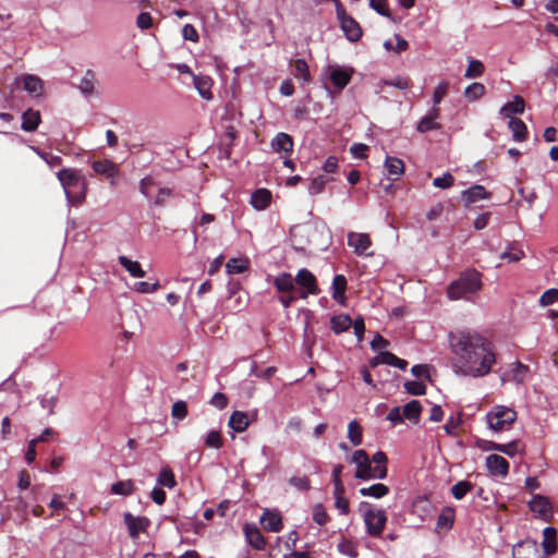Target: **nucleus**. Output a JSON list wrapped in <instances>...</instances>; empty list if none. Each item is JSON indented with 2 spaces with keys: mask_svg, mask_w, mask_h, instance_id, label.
Returning <instances> with one entry per match:
<instances>
[{
  "mask_svg": "<svg viewBox=\"0 0 558 558\" xmlns=\"http://www.w3.org/2000/svg\"><path fill=\"white\" fill-rule=\"evenodd\" d=\"M449 342L463 375L483 377L492 371L496 354L490 341L477 332L459 330L449 333Z\"/></svg>",
  "mask_w": 558,
  "mask_h": 558,
  "instance_id": "1",
  "label": "nucleus"
},
{
  "mask_svg": "<svg viewBox=\"0 0 558 558\" xmlns=\"http://www.w3.org/2000/svg\"><path fill=\"white\" fill-rule=\"evenodd\" d=\"M57 177L64 189L68 201L78 206L86 197L87 183L76 169L64 168L58 171Z\"/></svg>",
  "mask_w": 558,
  "mask_h": 558,
  "instance_id": "2",
  "label": "nucleus"
},
{
  "mask_svg": "<svg viewBox=\"0 0 558 558\" xmlns=\"http://www.w3.org/2000/svg\"><path fill=\"white\" fill-rule=\"evenodd\" d=\"M481 288V274L472 269L461 274L457 280L451 282L447 288V294L450 300L466 299L469 294L477 292Z\"/></svg>",
  "mask_w": 558,
  "mask_h": 558,
  "instance_id": "3",
  "label": "nucleus"
},
{
  "mask_svg": "<svg viewBox=\"0 0 558 558\" xmlns=\"http://www.w3.org/2000/svg\"><path fill=\"white\" fill-rule=\"evenodd\" d=\"M489 427L496 432L504 430L514 423L517 420V412L504 405H496L486 415Z\"/></svg>",
  "mask_w": 558,
  "mask_h": 558,
  "instance_id": "4",
  "label": "nucleus"
},
{
  "mask_svg": "<svg viewBox=\"0 0 558 558\" xmlns=\"http://www.w3.org/2000/svg\"><path fill=\"white\" fill-rule=\"evenodd\" d=\"M362 505L368 507L363 515L366 533L373 537L380 536L387 523L386 511L384 509H374L368 504L363 502Z\"/></svg>",
  "mask_w": 558,
  "mask_h": 558,
  "instance_id": "5",
  "label": "nucleus"
},
{
  "mask_svg": "<svg viewBox=\"0 0 558 558\" xmlns=\"http://www.w3.org/2000/svg\"><path fill=\"white\" fill-rule=\"evenodd\" d=\"M295 286L299 287V296L306 299L310 294L317 295L320 289L315 275L307 268H302L295 276Z\"/></svg>",
  "mask_w": 558,
  "mask_h": 558,
  "instance_id": "6",
  "label": "nucleus"
},
{
  "mask_svg": "<svg viewBox=\"0 0 558 558\" xmlns=\"http://www.w3.org/2000/svg\"><path fill=\"white\" fill-rule=\"evenodd\" d=\"M337 16L348 40L352 43L360 40L363 34L360 24L351 15L347 14L345 9L340 2L337 3Z\"/></svg>",
  "mask_w": 558,
  "mask_h": 558,
  "instance_id": "7",
  "label": "nucleus"
},
{
  "mask_svg": "<svg viewBox=\"0 0 558 558\" xmlns=\"http://www.w3.org/2000/svg\"><path fill=\"white\" fill-rule=\"evenodd\" d=\"M351 462L356 464L355 477L367 481L371 475V458L363 449L355 450L351 457Z\"/></svg>",
  "mask_w": 558,
  "mask_h": 558,
  "instance_id": "8",
  "label": "nucleus"
},
{
  "mask_svg": "<svg viewBox=\"0 0 558 558\" xmlns=\"http://www.w3.org/2000/svg\"><path fill=\"white\" fill-rule=\"evenodd\" d=\"M124 524L128 527L129 535L132 538L138 537L140 533H145L150 525V521L146 517H134L132 513L126 512L123 517Z\"/></svg>",
  "mask_w": 558,
  "mask_h": 558,
  "instance_id": "9",
  "label": "nucleus"
},
{
  "mask_svg": "<svg viewBox=\"0 0 558 558\" xmlns=\"http://www.w3.org/2000/svg\"><path fill=\"white\" fill-rule=\"evenodd\" d=\"M388 458L384 451H377L371 459V478L384 480L388 474Z\"/></svg>",
  "mask_w": 558,
  "mask_h": 558,
  "instance_id": "10",
  "label": "nucleus"
},
{
  "mask_svg": "<svg viewBox=\"0 0 558 558\" xmlns=\"http://www.w3.org/2000/svg\"><path fill=\"white\" fill-rule=\"evenodd\" d=\"M486 468L494 476H507L509 473V462L499 454H489L486 458Z\"/></svg>",
  "mask_w": 558,
  "mask_h": 558,
  "instance_id": "11",
  "label": "nucleus"
},
{
  "mask_svg": "<svg viewBox=\"0 0 558 558\" xmlns=\"http://www.w3.org/2000/svg\"><path fill=\"white\" fill-rule=\"evenodd\" d=\"M372 367H376L379 364H387L390 366L398 367L404 371L408 366V362L403 359L398 357L396 354L389 351H381L371 362Z\"/></svg>",
  "mask_w": 558,
  "mask_h": 558,
  "instance_id": "12",
  "label": "nucleus"
},
{
  "mask_svg": "<svg viewBox=\"0 0 558 558\" xmlns=\"http://www.w3.org/2000/svg\"><path fill=\"white\" fill-rule=\"evenodd\" d=\"M440 116L439 107H433L429 112L423 117L417 123L416 130L420 133H426L434 130H440L441 125L437 122Z\"/></svg>",
  "mask_w": 558,
  "mask_h": 558,
  "instance_id": "13",
  "label": "nucleus"
},
{
  "mask_svg": "<svg viewBox=\"0 0 558 558\" xmlns=\"http://www.w3.org/2000/svg\"><path fill=\"white\" fill-rule=\"evenodd\" d=\"M514 558H546L541 557L536 542L525 541L519 543L512 550Z\"/></svg>",
  "mask_w": 558,
  "mask_h": 558,
  "instance_id": "14",
  "label": "nucleus"
},
{
  "mask_svg": "<svg viewBox=\"0 0 558 558\" xmlns=\"http://www.w3.org/2000/svg\"><path fill=\"white\" fill-rule=\"evenodd\" d=\"M348 244L354 248L356 255H363L371 247L372 241L366 233L350 232L348 234Z\"/></svg>",
  "mask_w": 558,
  "mask_h": 558,
  "instance_id": "15",
  "label": "nucleus"
},
{
  "mask_svg": "<svg viewBox=\"0 0 558 558\" xmlns=\"http://www.w3.org/2000/svg\"><path fill=\"white\" fill-rule=\"evenodd\" d=\"M244 534L246 537L247 543L256 550H262L265 548L266 542L265 537L260 533V531L255 526L251 524L244 525Z\"/></svg>",
  "mask_w": 558,
  "mask_h": 558,
  "instance_id": "16",
  "label": "nucleus"
},
{
  "mask_svg": "<svg viewBox=\"0 0 558 558\" xmlns=\"http://www.w3.org/2000/svg\"><path fill=\"white\" fill-rule=\"evenodd\" d=\"M272 284L279 293L295 292V277L290 272H281L275 277Z\"/></svg>",
  "mask_w": 558,
  "mask_h": 558,
  "instance_id": "17",
  "label": "nucleus"
},
{
  "mask_svg": "<svg viewBox=\"0 0 558 558\" xmlns=\"http://www.w3.org/2000/svg\"><path fill=\"white\" fill-rule=\"evenodd\" d=\"M92 168L95 173L102 174L107 179H113L119 171L118 166L109 159L95 160L92 163Z\"/></svg>",
  "mask_w": 558,
  "mask_h": 558,
  "instance_id": "18",
  "label": "nucleus"
},
{
  "mask_svg": "<svg viewBox=\"0 0 558 558\" xmlns=\"http://www.w3.org/2000/svg\"><path fill=\"white\" fill-rule=\"evenodd\" d=\"M260 522L266 531L274 533L280 532L283 527L282 518L278 512H264Z\"/></svg>",
  "mask_w": 558,
  "mask_h": 558,
  "instance_id": "19",
  "label": "nucleus"
},
{
  "mask_svg": "<svg viewBox=\"0 0 558 558\" xmlns=\"http://www.w3.org/2000/svg\"><path fill=\"white\" fill-rule=\"evenodd\" d=\"M41 122V116L38 110L27 109L22 114V130L25 132H34Z\"/></svg>",
  "mask_w": 558,
  "mask_h": 558,
  "instance_id": "20",
  "label": "nucleus"
},
{
  "mask_svg": "<svg viewBox=\"0 0 558 558\" xmlns=\"http://www.w3.org/2000/svg\"><path fill=\"white\" fill-rule=\"evenodd\" d=\"M545 555H553L557 551V530L553 526H547L543 531V542Z\"/></svg>",
  "mask_w": 558,
  "mask_h": 558,
  "instance_id": "21",
  "label": "nucleus"
},
{
  "mask_svg": "<svg viewBox=\"0 0 558 558\" xmlns=\"http://www.w3.org/2000/svg\"><path fill=\"white\" fill-rule=\"evenodd\" d=\"M530 510L541 515H547L551 513V504L548 498L542 495H534L529 502Z\"/></svg>",
  "mask_w": 558,
  "mask_h": 558,
  "instance_id": "22",
  "label": "nucleus"
},
{
  "mask_svg": "<svg viewBox=\"0 0 558 558\" xmlns=\"http://www.w3.org/2000/svg\"><path fill=\"white\" fill-rule=\"evenodd\" d=\"M385 168L391 180H398L404 172V163L397 157L387 156L385 160Z\"/></svg>",
  "mask_w": 558,
  "mask_h": 558,
  "instance_id": "23",
  "label": "nucleus"
},
{
  "mask_svg": "<svg viewBox=\"0 0 558 558\" xmlns=\"http://www.w3.org/2000/svg\"><path fill=\"white\" fill-rule=\"evenodd\" d=\"M489 197V193L485 190L483 185L475 184L470 189L462 192V198L466 205L473 204L480 199H485Z\"/></svg>",
  "mask_w": 558,
  "mask_h": 558,
  "instance_id": "24",
  "label": "nucleus"
},
{
  "mask_svg": "<svg viewBox=\"0 0 558 558\" xmlns=\"http://www.w3.org/2000/svg\"><path fill=\"white\" fill-rule=\"evenodd\" d=\"M525 101L523 97L515 95L512 101L507 102L500 109V114L505 118H512L511 114L523 113Z\"/></svg>",
  "mask_w": 558,
  "mask_h": 558,
  "instance_id": "25",
  "label": "nucleus"
},
{
  "mask_svg": "<svg viewBox=\"0 0 558 558\" xmlns=\"http://www.w3.org/2000/svg\"><path fill=\"white\" fill-rule=\"evenodd\" d=\"M271 147L277 153H291L293 149V140L287 133H278L271 141Z\"/></svg>",
  "mask_w": 558,
  "mask_h": 558,
  "instance_id": "26",
  "label": "nucleus"
},
{
  "mask_svg": "<svg viewBox=\"0 0 558 558\" xmlns=\"http://www.w3.org/2000/svg\"><path fill=\"white\" fill-rule=\"evenodd\" d=\"M352 72L341 68H333L330 71V81L338 89H343L351 81Z\"/></svg>",
  "mask_w": 558,
  "mask_h": 558,
  "instance_id": "27",
  "label": "nucleus"
},
{
  "mask_svg": "<svg viewBox=\"0 0 558 558\" xmlns=\"http://www.w3.org/2000/svg\"><path fill=\"white\" fill-rule=\"evenodd\" d=\"M345 290H347V278L343 275H336L332 280V293H331L332 299L336 302L343 304L344 300H345V296H344Z\"/></svg>",
  "mask_w": 558,
  "mask_h": 558,
  "instance_id": "28",
  "label": "nucleus"
},
{
  "mask_svg": "<svg viewBox=\"0 0 558 558\" xmlns=\"http://www.w3.org/2000/svg\"><path fill=\"white\" fill-rule=\"evenodd\" d=\"M271 201V193L267 189H258L252 194L251 203L257 210L266 209Z\"/></svg>",
  "mask_w": 558,
  "mask_h": 558,
  "instance_id": "29",
  "label": "nucleus"
},
{
  "mask_svg": "<svg viewBox=\"0 0 558 558\" xmlns=\"http://www.w3.org/2000/svg\"><path fill=\"white\" fill-rule=\"evenodd\" d=\"M194 86L198 90L199 95L209 100L213 98L210 92L213 80L209 76L193 75Z\"/></svg>",
  "mask_w": 558,
  "mask_h": 558,
  "instance_id": "30",
  "label": "nucleus"
},
{
  "mask_svg": "<svg viewBox=\"0 0 558 558\" xmlns=\"http://www.w3.org/2000/svg\"><path fill=\"white\" fill-rule=\"evenodd\" d=\"M248 424V416L242 411H234L229 418V426L236 433L244 432Z\"/></svg>",
  "mask_w": 558,
  "mask_h": 558,
  "instance_id": "31",
  "label": "nucleus"
},
{
  "mask_svg": "<svg viewBox=\"0 0 558 558\" xmlns=\"http://www.w3.org/2000/svg\"><path fill=\"white\" fill-rule=\"evenodd\" d=\"M23 87L31 95L39 96L43 92V81L32 74H26L22 77Z\"/></svg>",
  "mask_w": 558,
  "mask_h": 558,
  "instance_id": "32",
  "label": "nucleus"
},
{
  "mask_svg": "<svg viewBox=\"0 0 558 558\" xmlns=\"http://www.w3.org/2000/svg\"><path fill=\"white\" fill-rule=\"evenodd\" d=\"M330 324L331 330L336 335H339L350 329L352 325V319L347 314H339L331 317Z\"/></svg>",
  "mask_w": 558,
  "mask_h": 558,
  "instance_id": "33",
  "label": "nucleus"
},
{
  "mask_svg": "<svg viewBox=\"0 0 558 558\" xmlns=\"http://www.w3.org/2000/svg\"><path fill=\"white\" fill-rule=\"evenodd\" d=\"M509 129L513 133V140L517 142H523L527 137V128L525 123L519 118H510L508 123Z\"/></svg>",
  "mask_w": 558,
  "mask_h": 558,
  "instance_id": "34",
  "label": "nucleus"
},
{
  "mask_svg": "<svg viewBox=\"0 0 558 558\" xmlns=\"http://www.w3.org/2000/svg\"><path fill=\"white\" fill-rule=\"evenodd\" d=\"M486 444L487 445L483 448L484 450L499 451V452H502L505 454L512 457L515 454V452L518 450L519 440H512L508 444H497L494 441H487Z\"/></svg>",
  "mask_w": 558,
  "mask_h": 558,
  "instance_id": "35",
  "label": "nucleus"
},
{
  "mask_svg": "<svg viewBox=\"0 0 558 558\" xmlns=\"http://www.w3.org/2000/svg\"><path fill=\"white\" fill-rule=\"evenodd\" d=\"M119 263L123 266L132 277L143 278L146 272L143 270L141 264L136 260H132L126 256H120Z\"/></svg>",
  "mask_w": 558,
  "mask_h": 558,
  "instance_id": "36",
  "label": "nucleus"
},
{
  "mask_svg": "<svg viewBox=\"0 0 558 558\" xmlns=\"http://www.w3.org/2000/svg\"><path fill=\"white\" fill-rule=\"evenodd\" d=\"M362 496H371L374 498H383L389 494L390 489L387 485L381 483L373 484L368 487H362L360 490Z\"/></svg>",
  "mask_w": 558,
  "mask_h": 558,
  "instance_id": "37",
  "label": "nucleus"
},
{
  "mask_svg": "<svg viewBox=\"0 0 558 558\" xmlns=\"http://www.w3.org/2000/svg\"><path fill=\"white\" fill-rule=\"evenodd\" d=\"M403 416L409 421L417 423L422 412V405L418 400H411L403 407Z\"/></svg>",
  "mask_w": 558,
  "mask_h": 558,
  "instance_id": "38",
  "label": "nucleus"
},
{
  "mask_svg": "<svg viewBox=\"0 0 558 558\" xmlns=\"http://www.w3.org/2000/svg\"><path fill=\"white\" fill-rule=\"evenodd\" d=\"M290 63L294 68V77L302 78L305 83L311 81L308 64L304 59L292 60Z\"/></svg>",
  "mask_w": 558,
  "mask_h": 558,
  "instance_id": "39",
  "label": "nucleus"
},
{
  "mask_svg": "<svg viewBox=\"0 0 558 558\" xmlns=\"http://www.w3.org/2000/svg\"><path fill=\"white\" fill-rule=\"evenodd\" d=\"M136 487L132 480L119 481L111 485L110 492L113 495L130 496Z\"/></svg>",
  "mask_w": 558,
  "mask_h": 558,
  "instance_id": "40",
  "label": "nucleus"
},
{
  "mask_svg": "<svg viewBox=\"0 0 558 558\" xmlns=\"http://www.w3.org/2000/svg\"><path fill=\"white\" fill-rule=\"evenodd\" d=\"M80 90L88 96L94 93L95 89V73L92 70H87L85 72V75L82 77L80 84H78Z\"/></svg>",
  "mask_w": 558,
  "mask_h": 558,
  "instance_id": "41",
  "label": "nucleus"
},
{
  "mask_svg": "<svg viewBox=\"0 0 558 558\" xmlns=\"http://www.w3.org/2000/svg\"><path fill=\"white\" fill-rule=\"evenodd\" d=\"M248 268L247 259L230 258L226 264V269L229 275L242 274Z\"/></svg>",
  "mask_w": 558,
  "mask_h": 558,
  "instance_id": "42",
  "label": "nucleus"
},
{
  "mask_svg": "<svg viewBox=\"0 0 558 558\" xmlns=\"http://www.w3.org/2000/svg\"><path fill=\"white\" fill-rule=\"evenodd\" d=\"M473 487L474 485L469 481H459L451 487V494L457 500H461Z\"/></svg>",
  "mask_w": 558,
  "mask_h": 558,
  "instance_id": "43",
  "label": "nucleus"
},
{
  "mask_svg": "<svg viewBox=\"0 0 558 558\" xmlns=\"http://www.w3.org/2000/svg\"><path fill=\"white\" fill-rule=\"evenodd\" d=\"M348 438L354 446H359L362 444V427L355 420L351 421L348 425Z\"/></svg>",
  "mask_w": 558,
  "mask_h": 558,
  "instance_id": "44",
  "label": "nucleus"
},
{
  "mask_svg": "<svg viewBox=\"0 0 558 558\" xmlns=\"http://www.w3.org/2000/svg\"><path fill=\"white\" fill-rule=\"evenodd\" d=\"M157 482L159 485L167 487L169 489L173 488L177 485V481L174 474L170 468L161 469Z\"/></svg>",
  "mask_w": 558,
  "mask_h": 558,
  "instance_id": "45",
  "label": "nucleus"
},
{
  "mask_svg": "<svg viewBox=\"0 0 558 558\" xmlns=\"http://www.w3.org/2000/svg\"><path fill=\"white\" fill-rule=\"evenodd\" d=\"M485 86L482 83H472L464 89V96L471 101L478 100L485 94Z\"/></svg>",
  "mask_w": 558,
  "mask_h": 558,
  "instance_id": "46",
  "label": "nucleus"
},
{
  "mask_svg": "<svg viewBox=\"0 0 558 558\" xmlns=\"http://www.w3.org/2000/svg\"><path fill=\"white\" fill-rule=\"evenodd\" d=\"M337 547L341 554L350 558H357L359 556L356 544L350 539H342Z\"/></svg>",
  "mask_w": 558,
  "mask_h": 558,
  "instance_id": "47",
  "label": "nucleus"
},
{
  "mask_svg": "<svg viewBox=\"0 0 558 558\" xmlns=\"http://www.w3.org/2000/svg\"><path fill=\"white\" fill-rule=\"evenodd\" d=\"M485 66L480 60H470L468 69L464 73L466 78L478 77L484 73Z\"/></svg>",
  "mask_w": 558,
  "mask_h": 558,
  "instance_id": "48",
  "label": "nucleus"
},
{
  "mask_svg": "<svg viewBox=\"0 0 558 558\" xmlns=\"http://www.w3.org/2000/svg\"><path fill=\"white\" fill-rule=\"evenodd\" d=\"M405 391L412 396H423L426 393V386L422 381L408 380L403 385Z\"/></svg>",
  "mask_w": 558,
  "mask_h": 558,
  "instance_id": "49",
  "label": "nucleus"
},
{
  "mask_svg": "<svg viewBox=\"0 0 558 558\" xmlns=\"http://www.w3.org/2000/svg\"><path fill=\"white\" fill-rule=\"evenodd\" d=\"M223 445L222 436L218 430H210L205 437V446L219 449Z\"/></svg>",
  "mask_w": 558,
  "mask_h": 558,
  "instance_id": "50",
  "label": "nucleus"
},
{
  "mask_svg": "<svg viewBox=\"0 0 558 558\" xmlns=\"http://www.w3.org/2000/svg\"><path fill=\"white\" fill-rule=\"evenodd\" d=\"M187 404L183 400L175 401L171 409V415L175 420H184L187 416Z\"/></svg>",
  "mask_w": 558,
  "mask_h": 558,
  "instance_id": "51",
  "label": "nucleus"
},
{
  "mask_svg": "<svg viewBox=\"0 0 558 558\" xmlns=\"http://www.w3.org/2000/svg\"><path fill=\"white\" fill-rule=\"evenodd\" d=\"M329 515L326 512L324 506L322 504H317L313 508V520L318 525H325L329 521Z\"/></svg>",
  "mask_w": 558,
  "mask_h": 558,
  "instance_id": "52",
  "label": "nucleus"
},
{
  "mask_svg": "<svg viewBox=\"0 0 558 558\" xmlns=\"http://www.w3.org/2000/svg\"><path fill=\"white\" fill-rule=\"evenodd\" d=\"M327 182H328V179L323 174L314 178L308 187L310 194L316 195V194L322 193Z\"/></svg>",
  "mask_w": 558,
  "mask_h": 558,
  "instance_id": "53",
  "label": "nucleus"
},
{
  "mask_svg": "<svg viewBox=\"0 0 558 558\" xmlns=\"http://www.w3.org/2000/svg\"><path fill=\"white\" fill-rule=\"evenodd\" d=\"M448 89H449V82H447V81H442L436 86V88L434 90V95H433L434 107H437V105L440 104L442 98L447 95Z\"/></svg>",
  "mask_w": 558,
  "mask_h": 558,
  "instance_id": "54",
  "label": "nucleus"
},
{
  "mask_svg": "<svg viewBox=\"0 0 558 558\" xmlns=\"http://www.w3.org/2000/svg\"><path fill=\"white\" fill-rule=\"evenodd\" d=\"M558 302V289H548L539 298V305L548 306Z\"/></svg>",
  "mask_w": 558,
  "mask_h": 558,
  "instance_id": "55",
  "label": "nucleus"
},
{
  "mask_svg": "<svg viewBox=\"0 0 558 558\" xmlns=\"http://www.w3.org/2000/svg\"><path fill=\"white\" fill-rule=\"evenodd\" d=\"M454 178L450 172H446L442 177L435 178L433 185L438 189H449L453 185Z\"/></svg>",
  "mask_w": 558,
  "mask_h": 558,
  "instance_id": "56",
  "label": "nucleus"
},
{
  "mask_svg": "<svg viewBox=\"0 0 558 558\" xmlns=\"http://www.w3.org/2000/svg\"><path fill=\"white\" fill-rule=\"evenodd\" d=\"M289 483L299 490L306 492L311 488V481L307 476H292Z\"/></svg>",
  "mask_w": 558,
  "mask_h": 558,
  "instance_id": "57",
  "label": "nucleus"
},
{
  "mask_svg": "<svg viewBox=\"0 0 558 558\" xmlns=\"http://www.w3.org/2000/svg\"><path fill=\"white\" fill-rule=\"evenodd\" d=\"M369 5L373 10H375L380 15L386 16V17L391 16L387 0H369Z\"/></svg>",
  "mask_w": 558,
  "mask_h": 558,
  "instance_id": "58",
  "label": "nucleus"
},
{
  "mask_svg": "<svg viewBox=\"0 0 558 558\" xmlns=\"http://www.w3.org/2000/svg\"><path fill=\"white\" fill-rule=\"evenodd\" d=\"M454 514L453 510L448 509L447 511H444L437 519V527H451L453 523Z\"/></svg>",
  "mask_w": 558,
  "mask_h": 558,
  "instance_id": "59",
  "label": "nucleus"
},
{
  "mask_svg": "<svg viewBox=\"0 0 558 558\" xmlns=\"http://www.w3.org/2000/svg\"><path fill=\"white\" fill-rule=\"evenodd\" d=\"M159 282L148 283L146 281H140L134 284V289L141 293H153L159 289Z\"/></svg>",
  "mask_w": 558,
  "mask_h": 558,
  "instance_id": "60",
  "label": "nucleus"
},
{
  "mask_svg": "<svg viewBox=\"0 0 558 558\" xmlns=\"http://www.w3.org/2000/svg\"><path fill=\"white\" fill-rule=\"evenodd\" d=\"M527 369L529 368L526 365L520 362H515L514 367L512 369V379L517 383H522Z\"/></svg>",
  "mask_w": 558,
  "mask_h": 558,
  "instance_id": "61",
  "label": "nucleus"
},
{
  "mask_svg": "<svg viewBox=\"0 0 558 558\" xmlns=\"http://www.w3.org/2000/svg\"><path fill=\"white\" fill-rule=\"evenodd\" d=\"M182 36L185 40L197 43L199 39L196 28L192 24L184 25Z\"/></svg>",
  "mask_w": 558,
  "mask_h": 558,
  "instance_id": "62",
  "label": "nucleus"
},
{
  "mask_svg": "<svg viewBox=\"0 0 558 558\" xmlns=\"http://www.w3.org/2000/svg\"><path fill=\"white\" fill-rule=\"evenodd\" d=\"M136 25L141 29H147L153 25V17L148 12H142L136 19Z\"/></svg>",
  "mask_w": 558,
  "mask_h": 558,
  "instance_id": "63",
  "label": "nucleus"
},
{
  "mask_svg": "<svg viewBox=\"0 0 558 558\" xmlns=\"http://www.w3.org/2000/svg\"><path fill=\"white\" fill-rule=\"evenodd\" d=\"M210 404L219 410H222L228 405V398L222 392H216L210 399Z\"/></svg>",
  "mask_w": 558,
  "mask_h": 558,
  "instance_id": "64",
  "label": "nucleus"
}]
</instances>
